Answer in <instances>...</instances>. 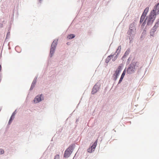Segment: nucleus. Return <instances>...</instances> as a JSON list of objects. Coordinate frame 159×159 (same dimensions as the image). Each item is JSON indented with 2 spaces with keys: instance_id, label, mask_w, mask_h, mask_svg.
Instances as JSON below:
<instances>
[{
  "instance_id": "nucleus-8",
  "label": "nucleus",
  "mask_w": 159,
  "mask_h": 159,
  "mask_svg": "<svg viewBox=\"0 0 159 159\" xmlns=\"http://www.w3.org/2000/svg\"><path fill=\"white\" fill-rule=\"evenodd\" d=\"M38 76L37 75L36 76L35 78H34L32 84H31V87H30V89L29 91H31L32 90H33L35 87L36 84V83L37 82V80L38 78Z\"/></svg>"
},
{
  "instance_id": "nucleus-11",
  "label": "nucleus",
  "mask_w": 159,
  "mask_h": 159,
  "mask_svg": "<svg viewBox=\"0 0 159 159\" xmlns=\"http://www.w3.org/2000/svg\"><path fill=\"white\" fill-rule=\"evenodd\" d=\"M153 10H154L157 14H159V2L155 6Z\"/></svg>"
},
{
  "instance_id": "nucleus-15",
  "label": "nucleus",
  "mask_w": 159,
  "mask_h": 159,
  "mask_svg": "<svg viewBox=\"0 0 159 159\" xmlns=\"http://www.w3.org/2000/svg\"><path fill=\"white\" fill-rule=\"evenodd\" d=\"M135 70H126L127 73L129 74H131L134 73Z\"/></svg>"
},
{
  "instance_id": "nucleus-17",
  "label": "nucleus",
  "mask_w": 159,
  "mask_h": 159,
  "mask_svg": "<svg viewBox=\"0 0 159 159\" xmlns=\"http://www.w3.org/2000/svg\"><path fill=\"white\" fill-rule=\"evenodd\" d=\"M148 8H146L144 10V12L143 14V15L146 16L147 12H148Z\"/></svg>"
},
{
  "instance_id": "nucleus-32",
  "label": "nucleus",
  "mask_w": 159,
  "mask_h": 159,
  "mask_svg": "<svg viewBox=\"0 0 159 159\" xmlns=\"http://www.w3.org/2000/svg\"><path fill=\"white\" fill-rule=\"evenodd\" d=\"M78 105H79V104H78V105H77V106Z\"/></svg>"
},
{
  "instance_id": "nucleus-22",
  "label": "nucleus",
  "mask_w": 159,
  "mask_h": 159,
  "mask_svg": "<svg viewBox=\"0 0 159 159\" xmlns=\"http://www.w3.org/2000/svg\"><path fill=\"white\" fill-rule=\"evenodd\" d=\"M54 159H59V156L58 154H56L54 157Z\"/></svg>"
},
{
  "instance_id": "nucleus-31",
  "label": "nucleus",
  "mask_w": 159,
  "mask_h": 159,
  "mask_svg": "<svg viewBox=\"0 0 159 159\" xmlns=\"http://www.w3.org/2000/svg\"><path fill=\"white\" fill-rule=\"evenodd\" d=\"M121 48V47H120L119 46V47H118V48Z\"/></svg>"
},
{
  "instance_id": "nucleus-3",
  "label": "nucleus",
  "mask_w": 159,
  "mask_h": 159,
  "mask_svg": "<svg viewBox=\"0 0 159 159\" xmlns=\"http://www.w3.org/2000/svg\"><path fill=\"white\" fill-rule=\"evenodd\" d=\"M98 139H97L92 144H91L90 147L87 149V151L90 153L94 151L97 146Z\"/></svg>"
},
{
  "instance_id": "nucleus-27",
  "label": "nucleus",
  "mask_w": 159,
  "mask_h": 159,
  "mask_svg": "<svg viewBox=\"0 0 159 159\" xmlns=\"http://www.w3.org/2000/svg\"><path fill=\"white\" fill-rule=\"evenodd\" d=\"M79 121V118H78L76 119L75 123L76 124H77L78 123V122Z\"/></svg>"
},
{
  "instance_id": "nucleus-20",
  "label": "nucleus",
  "mask_w": 159,
  "mask_h": 159,
  "mask_svg": "<svg viewBox=\"0 0 159 159\" xmlns=\"http://www.w3.org/2000/svg\"><path fill=\"white\" fill-rule=\"evenodd\" d=\"M126 72V70H124L123 71V72L121 75V77L124 78Z\"/></svg>"
},
{
  "instance_id": "nucleus-2",
  "label": "nucleus",
  "mask_w": 159,
  "mask_h": 159,
  "mask_svg": "<svg viewBox=\"0 0 159 159\" xmlns=\"http://www.w3.org/2000/svg\"><path fill=\"white\" fill-rule=\"evenodd\" d=\"M44 99V97L43 94H39L37 95L34 98V103H37L39 102Z\"/></svg>"
},
{
  "instance_id": "nucleus-5",
  "label": "nucleus",
  "mask_w": 159,
  "mask_h": 159,
  "mask_svg": "<svg viewBox=\"0 0 159 159\" xmlns=\"http://www.w3.org/2000/svg\"><path fill=\"white\" fill-rule=\"evenodd\" d=\"M157 14L155 12H154V10H152L151 11L150 14V24L155 19L156 15Z\"/></svg>"
},
{
  "instance_id": "nucleus-4",
  "label": "nucleus",
  "mask_w": 159,
  "mask_h": 159,
  "mask_svg": "<svg viewBox=\"0 0 159 159\" xmlns=\"http://www.w3.org/2000/svg\"><path fill=\"white\" fill-rule=\"evenodd\" d=\"M100 84L99 82H98L96 84L92 89L91 92L92 94H94L98 92L100 88Z\"/></svg>"
},
{
  "instance_id": "nucleus-16",
  "label": "nucleus",
  "mask_w": 159,
  "mask_h": 159,
  "mask_svg": "<svg viewBox=\"0 0 159 159\" xmlns=\"http://www.w3.org/2000/svg\"><path fill=\"white\" fill-rule=\"evenodd\" d=\"M55 50V49L53 48H51L50 53L51 55V57H52V55L53 54Z\"/></svg>"
},
{
  "instance_id": "nucleus-28",
  "label": "nucleus",
  "mask_w": 159,
  "mask_h": 159,
  "mask_svg": "<svg viewBox=\"0 0 159 159\" xmlns=\"http://www.w3.org/2000/svg\"><path fill=\"white\" fill-rule=\"evenodd\" d=\"M1 65H0V70H1Z\"/></svg>"
},
{
  "instance_id": "nucleus-24",
  "label": "nucleus",
  "mask_w": 159,
  "mask_h": 159,
  "mask_svg": "<svg viewBox=\"0 0 159 159\" xmlns=\"http://www.w3.org/2000/svg\"><path fill=\"white\" fill-rule=\"evenodd\" d=\"M4 151L3 149L0 148V154H2L4 153Z\"/></svg>"
},
{
  "instance_id": "nucleus-7",
  "label": "nucleus",
  "mask_w": 159,
  "mask_h": 159,
  "mask_svg": "<svg viewBox=\"0 0 159 159\" xmlns=\"http://www.w3.org/2000/svg\"><path fill=\"white\" fill-rule=\"evenodd\" d=\"M38 76L37 75L36 76L35 78H34L32 84H31V87H30V89L29 91H31L32 90H33L35 87L36 84V83L37 82V80L38 78Z\"/></svg>"
},
{
  "instance_id": "nucleus-18",
  "label": "nucleus",
  "mask_w": 159,
  "mask_h": 159,
  "mask_svg": "<svg viewBox=\"0 0 159 159\" xmlns=\"http://www.w3.org/2000/svg\"><path fill=\"white\" fill-rule=\"evenodd\" d=\"M75 37V35L73 34H70L68 36V38L69 39H72Z\"/></svg>"
},
{
  "instance_id": "nucleus-10",
  "label": "nucleus",
  "mask_w": 159,
  "mask_h": 159,
  "mask_svg": "<svg viewBox=\"0 0 159 159\" xmlns=\"http://www.w3.org/2000/svg\"><path fill=\"white\" fill-rule=\"evenodd\" d=\"M16 113V110L12 113L8 122V124L10 125L12 123L15 118V116Z\"/></svg>"
},
{
  "instance_id": "nucleus-25",
  "label": "nucleus",
  "mask_w": 159,
  "mask_h": 159,
  "mask_svg": "<svg viewBox=\"0 0 159 159\" xmlns=\"http://www.w3.org/2000/svg\"><path fill=\"white\" fill-rule=\"evenodd\" d=\"M123 67V65L121 64L118 67V70H121V69H122Z\"/></svg>"
},
{
  "instance_id": "nucleus-21",
  "label": "nucleus",
  "mask_w": 159,
  "mask_h": 159,
  "mask_svg": "<svg viewBox=\"0 0 159 159\" xmlns=\"http://www.w3.org/2000/svg\"><path fill=\"white\" fill-rule=\"evenodd\" d=\"M123 78H123L120 76V80L119 81V82H118V84H120L121 82L122 81V80H123Z\"/></svg>"
},
{
  "instance_id": "nucleus-13",
  "label": "nucleus",
  "mask_w": 159,
  "mask_h": 159,
  "mask_svg": "<svg viewBox=\"0 0 159 159\" xmlns=\"http://www.w3.org/2000/svg\"><path fill=\"white\" fill-rule=\"evenodd\" d=\"M57 40L54 41L52 44V45L51 46V48H53L55 49V48H56V47L57 45Z\"/></svg>"
},
{
  "instance_id": "nucleus-23",
  "label": "nucleus",
  "mask_w": 159,
  "mask_h": 159,
  "mask_svg": "<svg viewBox=\"0 0 159 159\" xmlns=\"http://www.w3.org/2000/svg\"><path fill=\"white\" fill-rule=\"evenodd\" d=\"M129 52H130L129 50H127L126 51V52H125V56H126L128 55Z\"/></svg>"
},
{
  "instance_id": "nucleus-9",
  "label": "nucleus",
  "mask_w": 159,
  "mask_h": 159,
  "mask_svg": "<svg viewBox=\"0 0 159 159\" xmlns=\"http://www.w3.org/2000/svg\"><path fill=\"white\" fill-rule=\"evenodd\" d=\"M38 76L37 75L36 76L35 78H34L32 84H31V87H30V89L29 91H31L32 90H33L35 87L36 84V83L37 82V80L38 78Z\"/></svg>"
},
{
  "instance_id": "nucleus-26",
  "label": "nucleus",
  "mask_w": 159,
  "mask_h": 159,
  "mask_svg": "<svg viewBox=\"0 0 159 159\" xmlns=\"http://www.w3.org/2000/svg\"><path fill=\"white\" fill-rule=\"evenodd\" d=\"M145 21L147 22V24H148L149 23V19H146L145 20Z\"/></svg>"
},
{
  "instance_id": "nucleus-19",
  "label": "nucleus",
  "mask_w": 159,
  "mask_h": 159,
  "mask_svg": "<svg viewBox=\"0 0 159 159\" xmlns=\"http://www.w3.org/2000/svg\"><path fill=\"white\" fill-rule=\"evenodd\" d=\"M145 16L143 15H142L140 20V22H143L144 19L145 18Z\"/></svg>"
},
{
  "instance_id": "nucleus-29",
  "label": "nucleus",
  "mask_w": 159,
  "mask_h": 159,
  "mask_svg": "<svg viewBox=\"0 0 159 159\" xmlns=\"http://www.w3.org/2000/svg\"><path fill=\"white\" fill-rule=\"evenodd\" d=\"M76 156V154H75V156H74V157L73 158V159H74V158H75V156Z\"/></svg>"
},
{
  "instance_id": "nucleus-6",
  "label": "nucleus",
  "mask_w": 159,
  "mask_h": 159,
  "mask_svg": "<svg viewBox=\"0 0 159 159\" xmlns=\"http://www.w3.org/2000/svg\"><path fill=\"white\" fill-rule=\"evenodd\" d=\"M121 70H115L114 71V73L112 75L113 80L115 81H116L118 78L120 72Z\"/></svg>"
},
{
  "instance_id": "nucleus-1",
  "label": "nucleus",
  "mask_w": 159,
  "mask_h": 159,
  "mask_svg": "<svg viewBox=\"0 0 159 159\" xmlns=\"http://www.w3.org/2000/svg\"><path fill=\"white\" fill-rule=\"evenodd\" d=\"M75 144L72 143L66 149L63 155L64 158H67L70 156L75 148Z\"/></svg>"
},
{
  "instance_id": "nucleus-30",
  "label": "nucleus",
  "mask_w": 159,
  "mask_h": 159,
  "mask_svg": "<svg viewBox=\"0 0 159 159\" xmlns=\"http://www.w3.org/2000/svg\"><path fill=\"white\" fill-rule=\"evenodd\" d=\"M39 0V2H41V0Z\"/></svg>"
},
{
  "instance_id": "nucleus-12",
  "label": "nucleus",
  "mask_w": 159,
  "mask_h": 159,
  "mask_svg": "<svg viewBox=\"0 0 159 159\" xmlns=\"http://www.w3.org/2000/svg\"><path fill=\"white\" fill-rule=\"evenodd\" d=\"M135 28L134 26H133L132 27H130L129 28V34H132V32H133L134 31H135Z\"/></svg>"
},
{
  "instance_id": "nucleus-14",
  "label": "nucleus",
  "mask_w": 159,
  "mask_h": 159,
  "mask_svg": "<svg viewBox=\"0 0 159 159\" xmlns=\"http://www.w3.org/2000/svg\"><path fill=\"white\" fill-rule=\"evenodd\" d=\"M114 55H110L108 56L107 58H106V60L105 62L107 63H108L109 61L111 60V57H113Z\"/></svg>"
}]
</instances>
